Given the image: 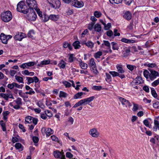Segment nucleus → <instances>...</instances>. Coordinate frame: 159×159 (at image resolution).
Instances as JSON below:
<instances>
[{"label":"nucleus","instance_id":"obj_50","mask_svg":"<svg viewBox=\"0 0 159 159\" xmlns=\"http://www.w3.org/2000/svg\"><path fill=\"white\" fill-rule=\"evenodd\" d=\"M26 79L28 80L27 84H30L34 82L33 77H26Z\"/></svg>","mask_w":159,"mask_h":159},{"label":"nucleus","instance_id":"obj_52","mask_svg":"<svg viewBox=\"0 0 159 159\" xmlns=\"http://www.w3.org/2000/svg\"><path fill=\"white\" fill-rule=\"evenodd\" d=\"M159 84V78L157 80L154 81L152 83V85L153 87H155L157 85Z\"/></svg>","mask_w":159,"mask_h":159},{"label":"nucleus","instance_id":"obj_13","mask_svg":"<svg viewBox=\"0 0 159 159\" xmlns=\"http://www.w3.org/2000/svg\"><path fill=\"white\" fill-rule=\"evenodd\" d=\"M94 96H91L88 98H85L82 99V101L83 105H86L89 104V103L93 101L94 99Z\"/></svg>","mask_w":159,"mask_h":159},{"label":"nucleus","instance_id":"obj_39","mask_svg":"<svg viewBox=\"0 0 159 159\" xmlns=\"http://www.w3.org/2000/svg\"><path fill=\"white\" fill-rule=\"evenodd\" d=\"M132 103L133 105L132 111H135L139 109V106L138 104H135L134 102H133Z\"/></svg>","mask_w":159,"mask_h":159},{"label":"nucleus","instance_id":"obj_43","mask_svg":"<svg viewBox=\"0 0 159 159\" xmlns=\"http://www.w3.org/2000/svg\"><path fill=\"white\" fill-rule=\"evenodd\" d=\"M151 93L152 96L155 98H156L157 97V95L156 91L153 88H151Z\"/></svg>","mask_w":159,"mask_h":159},{"label":"nucleus","instance_id":"obj_51","mask_svg":"<svg viewBox=\"0 0 159 159\" xmlns=\"http://www.w3.org/2000/svg\"><path fill=\"white\" fill-rule=\"evenodd\" d=\"M63 84L66 88L70 87L71 86V84L67 81H65L63 82Z\"/></svg>","mask_w":159,"mask_h":159},{"label":"nucleus","instance_id":"obj_59","mask_svg":"<svg viewBox=\"0 0 159 159\" xmlns=\"http://www.w3.org/2000/svg\"><path fill=\"white\" fill-rule=\"evenodd\" d=\"M104 44L106 46H107L108 48H111L110 44V43L108 41L104 40Z\"/></svg>","mask_w":159,"mask_h":159},{"label":"nucleus","instance_id":"obj_44","mask_svg":"<svg viewBox=\"0 0 159 159\" xmlns=\"http://www.w3.org/2000/svg\"><path fill=\"white\" fill-rule=\"evenodd\" d=\"M0 123L1 126L2 127L3 131H6V124L5 123H4L3 120H2L0 121Z\"/></svg>","mask_w":159,"mask_h":159},{"label":"nucleus","instance_id":"obj_7","mask_svg":"<svg viewBox=\"0 0 159 159\" xmlns=\"http://www.w3.org/2000/svg\"><path fill=\"white\" fill-rule=\"evenodd\" d=\"M12 37L11 35H6L3 33H2L0 35V39L2 41V42L5 44L7 43V41L9 39H11Z\"/></svg>","mask_w":159,"mask_h":159},{"label":"nucleus","instance_id":"obj_27","mask_svg":"<svg viewBox=\"0 0 159 159\" xmlns=\"http://www.w3.org/2000/svg\"><path fill=\"white\" fill-rule=\"evenodd\" d=\"M94 29L95 31L99 32L101 31L102 28L100 25L97 24L94 26Z\"/></svg>","mask_w":159,"mask_h":159},{"label":"nucleus","instance_id":"obj_25","mask_svg":"<svg viewBox=\"0 0 159 159\" xmlns=\"http://www.w3.org/2000/svg\"><path fill=\"white\" fill-rule=\"evenodd\" d=\"M89 66L91 67H93L94 68L96 66V64L93 58H91L90 60Z\"/></svg>","mask_w":159,"mask_h":159},{"label":"nucleus","instance_id":"obj_19","mask_svg":"<svg viewBox=\"0 0 159 159\" xmlns=\"http://www.w3.org/2000/svg\"><path fill=\"white\" fill-rule=\"evenodd\" d=\"M40 19L43 22H46L49 20V16L47 15L45 13H43Z\"/></svg>","mask_w":159,"mask_h":159},{"label":"nucleus","instance_id":"obj_49","mask_svg":"<svg viewBox=\"0 0 159 159\" xmlns=\"http://www.w3.org/2000/svg\"><path fill=\"white\" fill-rule=\"evenodd\" d=\"M95 24L94 22H91L88 25V29L90 30H92L93 28V26Z\"/></svg>","mask_w":159,"mask_h":159},{"label":"nucleus","instance_id":"obj_61","mask_svg":"<svg viewBox=\"0 0 159 159\" xmlns=\"http://www.w3.org/2000/svg\"><path fill=\"white\" fill-rule=\"evenodd\" d=\"M153 106L155 108L159 109V102H157L154 103Z\"/></svg>","mask_w":159,"mask_h":159},{"label":"nucleus","instance_id":"obj_48","mask_svg":"<svg viewBox=\"0 0 159 159\" xmlns=\"http://www.w3.org/2000/svg\"><path fill=\"white\" fill-rule=\"evenodd\" d=\"M35 10L36 11L38 15L40 17V19L43 16L42 12L40 11V9L38 8V7L36 8V9H35Z\"/></svg>","mask_w":159,"mask_h":159},{"label":"nucleus","instance_id":"obj_37","mask_svg":"<svg viewBox=\"0 0 159 159\" xmlns=\"http://www.w3.org/2000/svg\"><path fill=\"white\" fill-rule=\"evenodd\" d=\"M144 65L145 66L151 68L157 66L156 64L155 63H149L148 64L146 63L144 64Z\"/></svg>","mask_w":159,"mask_h":159},{"label":"nucleus","instance_id":"obj_64","mask_svg":"<svg viewBox=\"0 0 159 159\" xmlns=\"http://www.w3.org/2000/svg\"><path fill=\"white\" fill-rule=\"evenodd\" d=\"M28 67L32 66L34 65L35 62L34 61H30L29 62L26 63Z\"/></svg>","mask_w":159,"mask_h":159},{"label":"nucleus","instance_id":"obj_62","mask_svg":"<svg viewBox=\"0 0 159 159\" xmlns=\"http://www.w3.org/2000/svg\"><path fill=\"white\" fill-rule=\"evenodd\" d=\"M127 67L128 69L131 71H132L134 70V67H135V66L130 65H127Z\"/></svg>","mask_w":159,"mask_h":159},{"label":"nucleus","instance_id":"obj_60","mask_svg":"<svg viewBox=\"0 0 159 159\" xmlns=\"http://www.w3.org/2000/svg\"><path fill=\"white\" fill-rule=\"evenodd\" d=\"M20 67L23 68V69H25V68H29V67H28L27 64L26 63H23L22 65H20Z\"/></svg>","mask_w":159,"mask_h":159},{"label":"nucleus","instance_id":"obj_2","mask_svg":"<svg viewBox=\"0 0 159 159\" xmlns=\"http://www.w3.org/2000/svg\"><path fill=\"white\" fill-rule=\"evenodd\" d=\"M1 17L3 21L5 22H8L11 20L12 16L11 11H7L2 13L1 15Z\"/></svg>","mask_w":159,"mask_h":159},{"label":"nucleus","instance_id":"obj_33","mask_svg":"<svg viewBox=\"0 0 159 159\" xmlns=\"http://www.w3.org/2000/svg\"><path fill=\"white\" fill-rule=\"evenodd\" d=\"M50 61L49 60H45L42 61L41 63L38 64V65L39 66H41L43 65H46L49 64L50 63Z\"/></svg>","mask_w":159,"mask_h":159},{"label":"nucleus","instance_id":"obj_53","mask_svg":"<svg viewBox=\"0 0 159 159\" xmlns=\"http://www.w3.org/2000/svg\"><path fill=\"white\" fill-rule=\"evenodd\" d=\"M67 94L63 92V91H61L60 93L59 97H66L67 96Z\"/></svg>","mask_w":159,"mask_h":159},{"label":"nucleus","instance_id":"obj_63","mask_svg":"<svg viewBox=\"0 0 159 159\" xmlns=\"http://www.w3.org/2000/svg\"><path fill=\"white\" fill-rule=\"evenodd\" d=\"M15 82H13L11 84H8L7 86V87L10 89H12L15 87L14 85Z\"/></svg>","mask_w":159,"mask_h":159},{"label":"nucleus","instance_id":"obj_38","mask_svg":"<svg viewBox=\"0 0 159 159\" xmlns=\"http://www.w3.org/2000/svg\"><path fill=\"white\" fill-rule=\"evenodd\" d=\"M83 93L82 92L78 93L74 95V99H76L81 98V97L83 95Z\"/></svg>","mask_w":159,"mask_h":159},{"label":"nucleus","instance_id":"obj_9","mask_svg":"<svg viewBox=\"0 0 159 159\" xmlns=\"http://www.w3.org/2000/svg\"><path fill=\"white\" fill-rule=\"evenodd\" d=\"M149 70L150 72L149 79L151 80H153L156 78L157 77L159 76V73L158 72L149 69Z\"/></svg>","mask_w":159,"mask_h":159},{"label":"nucleus","instance_id":"obj_41","mask_svg":"<svg viewBox=\"0 0 159 159\" xmlns=\"http://www.w3.org/2000/svg\"><path fill=\"white\" fill-rule=\"evenodd\" d=\"M94 16L97 18H98L101 16L102 15L101 13L98 11H95L94 13Z\"/></svg>","mask_w":159,"mask_h":159},{"label":"nucleus","instance_id":"obj_35","mask_svg":"<svg viewBox=\"0 0 159 159\" xmlns=\"http://www.w3.org/2000/svg\"><path fill=\"white\" fill-rule=\"evenodd\" d=\"M85 44L89 48H92L94 47V43L91 41H88L85 43Z\"/></svg>","mask_w":159,"mask_h":159},{"label":"nucleus","instance_id":"obj_4","mask_svg":"<svg viewBox=\"0 0 159 159\" xmlns=\"http://www.w3.org/2000/svg\"><path fill=\"white\" fill-rule=\"evenodd\" d=\"M28 14L27 15V19L30 21H35L37 17L36 14L34 12V10L31 9L28 10Z\"/></svg>","mask_w":159,"mask_h":159},{"label":"nucleus","instance_id":"obj_42","mask_svg":"<svg viewBox=\"0 0 159 159\" xmlns=\"http://www.w3.org/2000/svg\"><path fill=\"white\" fill-rule=\"evenodd\" d=\"M109 73L110 75H112L113 77H115L119 75V73L115 71H109Z\"/></svg>","mask_w":159,"mask_h":159},{"label":"nucleus","instance_id":"obj_28","mask_svg":"<svg viewBox=\"0 0 159 159\" xmlns=\"http://www.w3.org/2000/svg\"><path fill=\"white\" fill-rule=\"evenodd\" d=\"M102 55V52L101 51H98L95 53L94 54V57L96 59L99 58Z\"/></svg>","mask_w":159,"mask_h":159},{"label":"nucleus","instance_id":"obj_55","mask_svg":"<svg viewBox=\"0 0 159 159\" xmlns=\"http://www.w3.org/2000/svg\"><path fill=\"white\" fill-rule=\"evenodd\" d=\"M90 69L91 70H92L93 73L95 74H97L98 73V71L97 69L96 66L94 68L93 67H91Z\"/></svg>","mask_w":159,"mask_h":159},{"label":"nucleus","instance_id":"obj_20","mask_svg":"<svg viewBox=\"0 0 159 159\" xmlns=\"http://www.w3.org/2000/svg\"><path fill=\"white\" fill-rule=\"evenodd\" d=\"M59 18V16L58 15L51 14L49 15V20L54 21H57Z\"/></svg>","mask_w":159,"mask_h":159},{"label":"nucleus","instance_id":"obj_45","mask_svg":"<svg viewBox=\"0 0 159 159\" xmlns=\"http://www.w3.org/2000/svg\"><path fill=\"white\" fill-rule=\"evenodd\" d=\"M0 96L7 100H8V99L9 95L8 94H6L4 93H0Z\"/></svg>","mask_w":159,"mask_h":159},{"label":"nucleus","instance_id":"obj_58","mask_svg":"<svg viewBox=\"0 0 159 159\" xmlns=\"http://www.w3.org/2000/svg\"><path fill=\"white\" fill-rule=\"evenodd\" d=\"M107 35L110 37H111L112 36H113V32L111 30H109L107 31Z\"/></svg>","mask_w":159,"mask_h":159},{"label":"nucleus","instance_id":"obj_26","mask_svg":"<svg viewBox=\"0 0 159 159\" xmlns=\"http://www.w3.org/2000/svg\"><path fill=\"white\" fill-rule=\"evenodd\" d=\"M134 83L136 84H139L142 83V79L141 77L138 76L134 80Z\"/></svg>","mask_w":159,"mask_h":159},{"label":"nucleus","instance_id":"obj_29","mask_svg":"<svg viewBox=\"0 0 159 159\" xmlns=\"http://www.w3.org/2000/svg\"><path fill=\"white\" fill-rule=\"evenodd\" d=\"M80 42L79 41H76L73 43V46L75 49L80 48L81 46L80 45Z\"/></svg>","mask_w":159,"mask_h":159},{"label":"nucleus","instance_id":"obj_16","mask_svg":"<svg viewBox=\"0 0 159 159\" xmlns=\"http://www.w3.org/2000/svg\"><path fill=\"white\" fill-rule=\"evenodd\" d=\"M42 131H44L47 136H49L53 133V130L51 128H43Z\"/></svg>","mask_w":159,"mask_h":159},{"label":"nucleus","instance_id":"obj_17","mask_svg":"<svg viewBox=\"0 0 159 159\" xmlns=\"http://www.w3.org/2000/svg\"><path fill=\"white\" fill-rule=\"evenodd\" d=\"M124 18L127 20H129L131 19L132 18V14L129 11H126L124 13L123 16Z\"/></svg>","mask_w":159,"mask_h":159},{"label":"nucleus","instance_id":"obj_32","mask_svg":"<svg viewBox=\"0 0 159 159\" xmlns=\"http://www.w3.org/2000/svg\"><path fill=\"white\" fill-rule=\"evenodd\" d=\"M148 120H150V119H145L143 121V123L147 127H148L149 128L152 127L151 125H149V123Z\"/></svg>","mask_w":159,"mask_h":159},{"label":"nucleus","instance_id":"obj_18","mask_svg":"<svg viewBox=\"0 0 159 159\" xmlns=\"http://www.w3.org/2000/svg\"><path fill=\"white\" fill-rule=\"evenodd\" d=\"M78 61L79 62V65L82 69L85 70L87 68V64L86 63L83 62L81 59H80L78 60Z\"/></svg>","mask_w":159,"mask_h":159},{"label":"nucleus","instance_id":"obj_34","mask_svg":"<svg viewBox=\"0 0 159 159\" xmlns=\"http://www.w3.org/2000/svg\"><path fill=\"white\" fill-rule=\"evenodd\" d=\"M15 77L16 80L18 82L20 83H24L23 79L22 77L19 76H17V75H15Z\"/></svg>","mask_w":159,"mask_h":159},{"label":"nucleus","instance_id":"obj_8","mask_svg":"<svg viewBox=\"0 0 159 159\" xmlns=\"http://www.w3.org/2000/svg\"><path fill=\"white\" fill-rule=\"evenodd\" d=\"M26 35L22 32H18L15 36L14 38L16 40L21 41L24 38L26 37Z\"/></svg>","mask_w":159,"mask_h":159},{"label":"nucleus","instance_id":"obj_12","mask_svg":"<svg viewBox=\"0 0 159 159\" xmlns=\"http://www.w3.org/2000/svg\"><path fill=\"white\" fill-rule=\"evenodd\" d=\"M53 154L54 157L56 158H60L61 159H66L63 153H62L61 152L56 150L54 152Z\"/></svg>","mask_w":159,"mask_h":159},{"label":"nucleus","instance_id":"obj_24","mask_svg":"<svg viewBox=\"0 0 159 159\" xmlns=\"http://www.w3.org/2000/svg\"><path fill=\"white\" fill-rule=\"evenodd\" d=\"M117 70L119 73H123L125 72L124 70H123L122 66L121 65L117 64L116 66Z\"/></svg>","mask_w":159,"mask_h":159},{"label":"nucleus","instance_id":"obj_3","mask_svg":"<svg viewBox=\"0 0 159 159\" xmlns=\"http://www.w3.org/2000/svg\"><path fill=\"white\" fill-rule=\"evenodd\" d=\"M48 2L51 7L57 9L59 8L61 5V3L59 0H47Z\"/></svg>","mask_w":159,"mask_h":159},{"label":"nucleus","instance_id":"obj_56","mask_svg":"<svg viewBox=\"0 0 159 159\" xmlns=\"http://www.w3.org/2000/svg\"><path fill=\"white\" fill-rule=\"evenodd\" d=\"M82 105H83V104L82 100H81L79 101L77 103H75V105H74L73 107H75V108L76 107Z\"/></svg>","mask_w":159,"mask_h":159},{"label":"nucleus","instance_id":"obj_5","mask_svg":"<svg viewBox=\"0 0 159 159\" xmlns=\"http://www.w3.org/2000/svg\"><path fill=\"white\" fill-rule=\"evenodd\" d=\"M38 121V120L37 118H34L30 116H28L25 118V124L33 123L34 125H36L37 124Z\"/></svg>","mask_w":159,"mask_h":159},{"label":"nucleus","instance_id":"obj_30","mask_svg":"<svg viewBox=\"0 0 159 159\" xmlns=\"http://www.w3.org/2000/svg\"><path fill=\"white\" fill-rule=\"evenodd\" d=\"M112 46V48L113 50H118L119 49V47L118 44L114 42L111 43Z\"/></svg>","mask_w":159,"mask_h":159},{"label":"nucleus","instance_id":"obj_6","mask_svg":"<svg viewBox=\"0 0 159 159\" xmlns=\"http://www.w3.org/2000/svg\"><path fill=\"white\" fill-rule=\"evenodd\" d=\"M26 2L28 6L29 7L28 8L29 10L31 9H35L38 7L37 2L35 0H26Z\"/></svg>","mask_w":159,"mask_h":159},{"label":"nucleus","instance_id":"obj_47","mask_svg":"<svg viewBox=\"0 0 159 159\" xmlns=\"http://www.w3.org/2000/svg\"><path fill=\"white\" fill-rule=\"evenodd\" d=\"M92 89L94 90H100L102 89V87L101 86H93Z\"/></svg>","mask_w":159,"mask_h":159},{"label":"nucleus","instance_id":"obj_36","mask_svg":"<svg viewBox=\"0 0 159 159\" xmlns=\"http://www.w3.org/2000/svg\"><path fill=\"white\" fill-rule=\"evenodd\" d=\"M106 80L107 82H109L111 81V75L107 73H106Z\"/></svg>","mask_w":159,"mask_h":159},{"label":"nucleus","instance_id":"obj_15","mask_svg":"<svg viewBox=\"0 0 159 159\" xmlns=\"http://www.w3.org/2000/svg\"><path fill=\"white\" fill-rule=\"evenodd\" d=\"M158 118H159V116L158 117L154 120V126L153 128V130L155 131H157V129L159 130V121L158 120Z\"/></svg>","mask_w":159,"mask_h":159},{"label":"nucleus","instance_id":"obj_40","mask_svg":"<svg viewBox=\"0 0 159 159\" xmlns=\"http://www.w3.org/2000/svg\"><path fill=\"white\" fill-rule=\"evenodd\" d=\"M150 74V73L147 70H145L143 71L144 75L147 79L149 78Z\"/></svg>","mask_w":159,"mask_h":159},{"label":"nucleus","instance_id":"obj_21","mask_svg":"<svg viewBox=\"0 0 159 159\" xmlns=\"http://www.w3.org/2000/svg\"><path fill=\"white\" fill-rule=\"evenodd\" d=\"M124 51H123L122 53L123 54V57H127L129 55L130 52V48H124Z\"/></svg>","mask_w":159,"mask_h":159},{"label":"nucleus","instance_id":"obj_46","mask_svg":"<svg viewBox=\"0 0 159 159\" xmlns=\"http://www.w3.org/2000/svg\"><path fill=\"white\" fill-rule=\"evenodd\" d=\"M14 101L18 105H21L22 104L21 99L20 98H18L15 100Z\"/></svg>","mask_w":159,"mask_h":159},{"label":"nucleus","instance_id":"obj_22","mask_svg":"<svg viewBox=\"0 0 159 159\" xmlns=\"http://www.w3.org/2000/svg\"><path fill=\"white\" fill-rule=\"evenodd\" d=\"M66 64V63L62 60L60 61L58 66L60 68L64 69L65 67Z\"/></svg>","mask_w":159,"mask_h":159},{"label":"nucleus","instance_id":"obj_57","mask_svg":"<svg viewBox=\"0 0 159 159\" xmlns=\"http://www.w3.org/2000/svg\"><path fill=\"white\" fill-rule=\"evenodd\" d=\"M34 34V32L33 30H31L29 31L28 34V37L30 38L33 37V35Z\"/></svg>","mask_w":159,"mask_h":159},{"label":"nucleus","instance_id":"obj_11","mask_svg":"<svg viewBox=\"0 0 159 159\" xmlns=\"http://www.w3.org/2000/svg\"><path fill=\"white\" fill-rule=\"evenodd\" d=\"M119 99L123 105H125L126 107H127V105L129 107H131L132 104L128 100L120 97H119Z\"/></svg>","mask_w":159,"mask_h":159},{"label":"nucleus","instance_id":"obj_54","mask_svg":"<svg viewBox=\"0 0 159 159\" xmlns=\"http://www.w3.org/2000/svg\"><path fill=\"white\" fill-rule=\"evenodd\" d=\"M45 113L46 116L49 117H51L52 116V114L51 111L48 110L45 111Z\"/></svg>","mask_w":159,"mask_h":159},{"label":"nucleus","instance_id":"obj_23","mask_svg":"<svg viewBox=\"0 0 159 159\" xmlns=\"http://www.w3.org/2000/svg\"><path fill=\"white\" fill-rule=\"evenodd\" d=\"M16 148L19 150L20 151H22L23 150V147L21 144L19 143H16L15 145Z\"/></svg>","mask_w":159,"mask_h":159},{"label":"nucleus","instance_id":"obj_10","mask_svg":"<svg viewBox=\"0 0 159 159\" xmlns=\"http://www.w3.org/2000/svg\"><path fill=\"white\" fill-rule=\"evenodd\" d=\"M71 2L73 6L77 8H81L84 5L83 2L80 1L78 0H72Z\"/></svg>","mask_w":159,"mask_h":159},{"label":"nucleus","instance_id":"obj_1","mask_svg":"<svg viewBox=\"0 0 159 159\" xmlns=\"http://www.w3.org/2000/svg\"><path fill=\"white\" fill-rule=\"evenodd\" d=\"M28 10L27 6L23 1L20 2L17 5V10L19 12L27 14L29 11Z\"/></svg>","mask_w":159,"mask_h":159},{"label":"nucleus","instance_id":"obj_14","mask_svg":"<svg viewBox=\"0 0 159 159\" xmlns=\"http://www.w3.org/2000/svg\"><path fill=\"white\" fill-rule=\"evenodd\" d=\"M89 133L92 137L95 138L98 137L99 134V133L96 128L91 129L89 131Z\"/></svg>","mask_w":159,"mask_h":159},{"label":"nucleus","instance_id":"obj_31","mask_svg":"<svg viewBox=\"0 0 159 159\" xmlns=\"http://www.w3.org/2000/svg\"><path fill=\"white\" fill-rule=\"evenodd\" d=\"M34 135H33V134L31 135V136L32 137V139H39V134L38 133L37 129H36L35 131H34Z\"/></svg>","mask_w":159,"mask_h":159}]
</instances>
